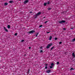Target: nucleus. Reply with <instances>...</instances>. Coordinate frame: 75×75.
Here are the masks:
<instances>
[{
    "label": "nucleus",
    "instance_id": "nucleus-24",
    "mask_svg": "<svg viewBox=\"0 0 75 75\" xmlns=\"http://www.w3.org/2000/svg\"><path fill=\"white\" fill-rule=\"evenodd\" d=\"M72 70H74V69H73L72 68H71V69H70V70L71 71H72Z\"/></svg>",
    "mask_w": 75,
    "mask_h": 75
},
{
    "label": "nucleus",
    "instance_id": "nucleus-28",
    "mask_svg": "<svg viewBox=\"0 0 75 75\" xmlns=\"http://www.w3.org/2000/svg\"><path fill=\"white\" fill-rule=\"evenodd\" d=\"M42 25H40V26H39V27H42Z\"/></svg>",
    "mask_w": 75,
    "mask_h": 75
},
{
    "label": "nucleus",
    "instance_id": "nucleus-5",
    "mask_svg": "<svg viewBox=\"0 0 75 75\" xmlns=\"http://www.w3.org/2000/svg\"><path fill=\"white\" fill-rule=\"evenodd\" d=\"M51 45H52V43L48 44V45L46 47L47 48V49L51 47Z\"/></svg>",
    "mask_w": 75,
    "mask_h": 75
},
{
    "label": "nucleus",
    "instance_id": "nucleus-40",
    "mask_svg": "<svg viewBox=\"0 0 75 75\" xmlns=\"http://www.w3.org/2000/svg\"><path fill=\"white\" fill-rule=\"evenodd\" d=\"M43 18H45V17H44Z\"/></svg>",
    "mask_w": 75,
    "mask_h": 75
},
{
    "label": "nucleus",
    "instance_id": "nucleus-17",
    "mask_svg": "<svg viewBox=\"0 0 75 75\" xmlns=\"http://www.w3.org/2000/svg\"><path fill=\"white\" fill-rule=\"evenodd\" d=\"M47 3H44V6H47Z\"/></svg>",
    "mask_w": 75,
    "mask_h": 75
},
{
    "label": "nucleus",
    "instance_id": "nucleus-2",
    "mask_svg": "<svg viewBox=\"0 0 75 75\" xmlns=\"http://www.w3.org/2000/svg\"><path fill=\"white\" fill-rule=\"evenodd\" d=\"M42 13L41 12H39L37 14H36L35 15V18H37V16H39V15H40V14H41Z\"/></svg>",
    "mask_w": 75,
    "mask_h": 75
},
{
    "label": "nucleus",
    "instance_id": "nucleus-23",
    "mask_svg": "<svg viewBox=\"0 0 75 75\" xmlns=\"http://www.w3.org/2000/svg\"><path fill=\"white\" fill-rule=\"evenodd\" d=\"M50 2L49 1H48V2H47V4H50Z\"/></svg>",
    "mask_w": 75,
    "mask_h": 75
},
{
    "label": "nucleus",
    "instance_id": "nucleus-38",
    "mask_svg": "<svg viewBox=\"0 0 75 75\" xmlns=\"http://www.w3.org/2000/svg\"><path fill=\"white\" fill-rule=\"evenodd\" d=\"M29 49H31V47H29Z\"/></svg>",
    "mask_w": 75,
    "mask_h": 75
},
{
    "label": "nucleus",
    "instance_id": "nucleus-4",
    "mask_svg": "<svg viewBox=\"0 0 75 75\" xmlns=\"http://www.w3.org/2000/svg\"><path fill=\"white\" fill-rule=\"evenodd\" d=\"M59 23V24H62V23H65V21L62 20V21H58Z\"/></svg>",
    "mask_w": 75,
    "mask_h": 75
},
{
    "label": "nucleus",
    "instance_id": "nucleus-29",
    "mask_svg": "<svg viewBox=\"0 0 75 75\" xmlns=\"http://www.w3.org/2000/svg\"><path fill=\"white\" fill-rule=\"evenodd\" d=\"M17 35V33H16L15 34V35Z\"/></svg>",
    "mask_w": 75,
    "mask_h": 75
},
{
    "label": "nucleus",
    "instance_id": "nucleus-18",
    "mask_svg": "<svg viewBox=\"0 0 75 75\" xmlns=\"http://www.w3.org/2000/svg\"><path fill=\"white\" fill-rule=\"evenodd\" d=\"M54 48V46H53L51 48V50H53V48Z\"/></svg>",
    "mask_w": 75,
    "mask_h": 75
},
{
    "label": "nucleus",
    "instance_id": "nucleus-39",
    "mask_svg": "<svg viewBox=\"0 0 75 75\" xmlns=\"http://www.w3.org/2000/svg\"><path fill=\"white\" fill-rule=\"evenodd\" d=\"M32 11H31L30 12V13H32Z\"/></svg>",
    "mask_w": 75,
    "mask_h": 75
},
{
    "label": "nucleus",
    "instance_id": "nucleus-11",
    "mask_svg": "<svg viewBox=\"0 0 75 75\" xmlns=\"http://www.w3.org/2000/svg\"><path fill=\"white\" fill-rule=\"evenodd\" d=\"M9 3H14V1H9Z\"/></svg>",
    "mask_w": 75,
    "mask_h": 75
},
{
    "label": "nucleus",
    "instance_id": "nucleus-44",
    "mask_svg": "<svg viewBox=\"0 0 75 75\" xmlns=\"http://www.w3.org/2000/svg\"><path fill=\"white\" fill-rule=\"evenodd\" d=\"M19 0V1H20V0Z\"/></svg>",
    "mask_w": 75,
    "mask_h": 75
},
{
    "label": "nucleus",
    "instance_id": "nucleus-13",
    "mask_svg": "<svg viewBox=\"0 0 75 75\" xmlns=\"http://www.w3.org/2000/svg\"><path fill=\"white\" fill-rule=\"evenodd\" d=\"M52 36H50L49 38V40H51V39H52Z\"/></svg>",
    "mask_w": 75,
    "mask_h": 75
},
{
    "label": "nucleus",
    "instance_id": "nucleus-27",
    "mask_svg": "<svg viewBox=\"0 0 75 75\" xmlns=\"http://www.w3.org/2000/svg\"><path fill=\"white\" fill-rule=\"evenodd\" d=\"M57 64H59V62H57Z\"/></svg>",
    "mask_w": 75,
    "mask_h": 75
},
{
    "label": "nucleus",
    "instance_id": "nucleus-30",
    "mask_svg": "<svg viewBox=\"0 0 75 75\" xmlns=\"http://www.w3.org/2000/svg\"><path fill=\"white\" fill-rule=\"evenodd\" d=\"M48 23V21H46L45 22V24H46V23Z\"/></svg>",
    "mask_w": 75,
    "mask_h": 75
},
{
    "label": "nucleus",
    "instance_id": "nucleus-21",
    "mask_svg": "<svg viewBox=\"0 0 75 75\" xmlns=\"http://www.w3.org/2000/svg\"><path fill=\"white\" fill-rule=\"evenodd\" d=\"M27 74H30V69H28V71L27 72Z\"/></svg>",
    "mask_w": 75,
    "mask_h": 75
},
{
    "label": "nucleus",
    "instance_id": "nucleus-34",
    "mask_svg": "<svg viewBox=\"0 0 75 75\" xmlns=\"http://www.w3.org/2000/svg\"><path fill=\"white\" fill-rule=\"evenodd\" d=\"M21 41V42H24V40H22Z\"/></svg>",
    "mask_w": 75,
    "mask_h": 75
},
{
    "label": "nucleus",
    "instance_id": "nucleus-15",
    "mask_svg": "<svg viewBox=\"0 0 75 75\" xmlns=\"http://www.w3.org/2000/svg\"><path fill=\"white\" fill-rule=\"evenodd\" d=\"M51 66H52V67H54V64L53 63H52L51 64Z\"/></svg>",
    "mask_w": 75,
    "mask_h": 75
},
{
    "label": "nucleus",
    "instance_id": "nucleus-37",
    "mask_svg": "<svg viewBox=\"0 0 75 75\" xmlns=\"http://www.w3.org/2000/svg\"><path fill=\"white\" fill-rule=\"evenodd\" d=\"M45 66H47V65H48V64H45Z\"/></svg>",
    "mask_w": 75,
    "mask_h": 75
},
{
    "label": "nucleus",
    "instance_id": "nucleus-6",
    "mask_svg": "<svg viewBox=\"0 0 75 75\" xmlns=\"http://www.w3.org/2000/svg\"><path fill=\"white\" fill-rule=\"evenodd\" d=\"M35 33V30H31L29 31V32H28V33H29V34H31V33Z\"/></svg>",
    "mask_w": 75,
    "mask_h": 75
},
{
    "label": "nucleus",
    "instance_id": "nucleus-25",
    "mask_svg": "<svg viewBox=\"0 0 75 75\" xmlns=\"http://www.w3.org/2000/svg\"><path fill=\"white\" fill-rule=\"evenodd\" d=\"M48 10H51V8H49L48 9Z\"/></svg>",
    "mask_w": 75,
    "mask_h": 75
},
{
    "label": "nucleus",
    "instance_id": "nucleus-9",
    "mask_svg": "<svg viewBox=\"0 0 75 75\" xmlns=\"http://www.w3.org/2000/svg\"><path fill=\"white\" fill-rule=\"evenodd\" d=\"M72 56L74 57L75 58V53H73L72 54Z\"/></svg>",
    "mask_w": 75,
    "mask_h": 75
},
{
    "label": "nucleus",
    "instance_id": "nucleus-35",
    "mask_svg": "<svg viewBox=\"0 0 75 75\" xmlns=\"http://www.w3.org/2000/svg\"><path fill=\"white\" fill-rule=\"evenodd\" d=\"M47 34H49V33H50V32H47Z\"/></svg>",
    "mask_w": 75,
    "mask_h": 75
},
{
    "label": "nucleus",
    "instance_id": "nucleus-14",
    "mask_svg": "<svg viewBox=\"0 0 75 75\" xmlns=\"http://www.w3.org/2000/svg\"><path fill=\"white\" fill-rule=\"evenodd\" d=\"M75 41V38L72 40V42H74Z\"/></svg>",
    "mask_w": 75,
    "mask_h": 75
},
{
    "label": "nucleus",
    "instance_id": "nucleus-16",
    "mask_svg": "<svg viewBox=\"0 0 75 75\" xmlns=\"http://www.w3.org/2000/svg\"><path fill=\"white\" fill-rule=\"evenodd\" d=\"M7 27L8 28H10V25H8Z\"/></svg>",
    "mask_w": 75,
    "mask_h": 75
},
{
    "label": "nucleus",
    "instance_id": "nucleus-1",
    "mask_svg": "<svg viewBox=\"0 0 75 75\" xmlns=\"http://www.w3.org/2000/svg\"><path fill=\"white\" fill-rule=\"evenodd\" d=\"M42 13L41 12H39L37 14H36L35 15V18H37V16H39V15H40V14H41Z\"/></svg>",
    "mask_w": 75,
    "mask_h": 75
},
{
    "label": "nucleus",
    "instance_id": "nucleus-42",
    "mask_svg": "<svg viewBox=\"0 0 75 75\" xmlns=\"http://www.w3.org/2000/svg\"><path fill=\"white\" fill-rule=\"evenodd\" d=\"M27 54H25V56Z\"/></svg>",
    "mask_w": 75,
    "mask_h": 75
},
{
    "label": "nucleus",
    "instance_id": "nucleus-3",
    "mask_svg": "<svg viewBox=\"0 0 75 75\" xmlns=\"http://www.w3.org/2000/svg\"><path fill=\"white\" fill-rule=\"evenodd\" d=\"M42 13L41 12H39L37 14H36L35 15V18H37V16H39V15H40V14H41Z\"/></svg>",
    "mask_w": 75,
    "mask_h": 75
},
{
    "label": "nucleus",
    "instance_id": "nucleus-8",
    "mask_svg": "<svg viewBox=\"0 0 75 75\" xmlns=\"http://www.w3.org/2000/svg\"><path fill=\"white\" fill-rule=\"evenodd\" d=\"M4 30H5L6 32H8V30L7 29H6V28L4 27Z\"/></svg>",
    "mask_w": 75,
    "mask_h": 75
},
{
    "label": "nucleus",
    "instance_id": "nucleus-32",
    "mask_svg": "<svg viewBox=\"0 0 75 75\" xmlns=\"http://www.w3.org/2000/svg\"><path fill=\"white\" fill-rule=\"evenodd\" d=\"M57 39H58V38H55V40H57Z\"/></svg>",
    "mask_w": 75,
    "mask_h": 75
},
{
    "label": "nucleus",
    "instance_id": "nucleus-31",
    "mask_svg": "<svg viewBox=\"0 0 75 75\" xmlns=\"http://www.w3.org/2000/svg\"><path fill=\"white\" fill-rule=\"evenodd\" d=\"M62 44V42H59V44Z\"/></svg>",
    "mask_w": 75,
    "mask_h": 75
},
{
    "label": "nucleus",
    "instance_id": "nucleus-26",
    "mask_svg": "<svg viewBox=\"0 0 75 75\" xmlns=\"http://www.w3.org/2000/svg\"><path fill=\"white\" fill-rule=\"evenodd\" d=\"M45 69H47L48 68V67L47 66H46L45 67Z\"/></svg>",
    "mask_w": 75,
    "mask_h": 75
},
{
    "label": "nucleus",
    "instance_id": "nucleus-10",
    "mask_svg": "<svg viewBox=\"0 0 75 75\" xmlns=\"http://www.w3.org/2000/svg\"><path fill=\"white\" fill-rule=\"evenodd\" d=\"M51 70H49L47 71H46V72H47V73H50L51 72Z\"/></svg>",
    "mask_w": 75,
    "mask_h": 75
},
{
    "label": "nucleus",
    "instance_id": "nucleus-12",
    "mask_svg": "<svg viewBox=\"0 0 75 75\" xmlns=\"http://www.w3.org/2000/svg\"><path fill=\"white\" fill-rule=\"evenodd\" d=\"M5 6H7L8 5V3L7 2H6L4 3Z\"/></svg>",
    "mask_w": 75,
    "mask_h": 75
},
{
    "label": "nucleus",
    "instance_id": "nucleus-33",
    "mask_svg": "<svg viewBox=\"0 0 75 75\" xmlns=\"http://www.w3.org/2000/svg\"><path fill=\"white\" fill-rule=\"evenodd\" d=\"M40 49H42V47H40Z\"/></svg>",
    "mask_w": 75,
    "mask_h": 75
},
{
    "label": "nucleus",
    "instance_id": "nucleus-19",
    "mask_svg": "<svg viewBox=\"0 0 75 75\" xmlns=\"http://www.w3.org/2000/svg\"><path fill=\"white\" fill-rule=\"evenodd\" d=\"M53 68V66H51L50 67V69H52Z\"/></svg>",
    "mask_w": 75,
    "mask_h": 75
},
{
    "label": "nucleus",
    "instance_id": "nucleus-41",
    "mask_svg": "<svg viewBox=\"0 0 75 75\" xmlns=\"http://www.w3.org/2000/svg\"><path fill=\"white\" fill-rule=\"evenodd\" d=\"M73 28H71V29H73Z\"/></svg>",
    "mask_w": 75,
    "mask_h": 75
},
{
    "label": "nucleus",
    "instance_id": "nucleus-20",
    "mask_svg": "<svg viewBox=\"0 0 75 75\" xmlns=\"http://www.w3.org/2000/svg\"><path fill=\"white\" fill-rule=\"evenodd\" d=\"M38 34H39V33H37L36 35V37H37V36H38Z\"/></svg>",
    "mask_w": 75,
    "mask_h": 75
},
{
    "label": "nucleus",
    "instance_id": "nucleus-43",
    "mask_svg": "<svg viewBox=\"0 0 75 75\" xmlns=\"http://www.w3.org/2000/svg\"><path fill=\"white\" fill-rule=\"evenodd\" d=\"M64 13V12H63V13Z\"/></svg>",
    "mask_w": 75,
    "mask_h": 75
},
{
    "label": "nucleus",
    "instance_id": "nucleus-36",
    "mask_svg": "<svg viewBox=\"0 0 75 75\" xmlns=\"http://www.w3.org/2000/svg\"><path fill=\"white\" fill-rule=\"evenodd\" d=\"M63 29L64 30H66V28H63Z\"/></svg>",
    "mask_w": 75,
    "mask_h": 75
},
{
    "label": "nucleus",
    "instance_id": "nucleus-22",
    "mask_svg": "<svg viewBox=\"0 0 75 75\" xmlns=\"http://www.w3.org/2000/svg\"><path fill=\"white\" fill-rule=\"evenodd\" d=\"M40 53H42V52H43V51H42V50H41L40 51Z\"/></svg>",
    "mask_w": 75,
    "mask_h": 75
},
{
    "label": "nucleus",
    "instance_id": "nucleus-7",
    "mask_svg": "<svg viewBox=\"0 0 75 75\" xmlns=\"http://www.w3.org/2000/svg\"><path fill=\"white\" fill-rule=\"evenodd\" d=\"M28 2H29V1L28 0H25L24 2V4H25L26 3H28Z\"/></svg>",
    "mask_w": 75,
    "mask_h": 75
}]
</instances>
